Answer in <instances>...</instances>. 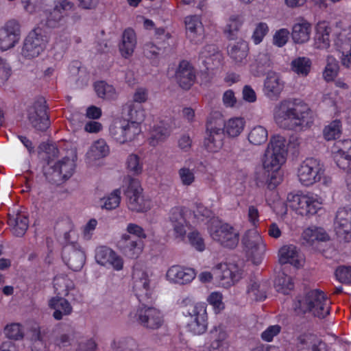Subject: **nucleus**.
Listing matches in <instances>:
<instances>
[{"label":"nucleus","instance_id":"obj_1","mask_svg":"<svg viewBox=\"0 0 351 351\" xmlns=\"http://www.w3.org/2000/svg\"><path fill=\"white\" fill-rule=\"evenodd\" d=\"M286 140L282 136H274L265 150L263 158V166L268 173L265 182L267 188L274 190L282 181V175L280 171L282 165L286 161Z\"/></svg>","mask_w":351,"mask_h":351},{"label":"nucleus","instance_id":"obj_2","mask_svg":"<svg viewBox=\"0 0 351 351\" xmlns=\"http://www.w3.org/2000/svg\"><path fill=\"white\" fill-rule=\"evenodd\" d=\"M311 110L291 100H283L274 114L277 125L289 130H302L308 125Z\"/></svg>","mask_w":351,"mask_h":351},{"label":"nucleus","instance_id":"obj_3","mask_svg":"<svg viewBox=\"0 0 351 351\" xmlns=\"http://www.w3.org/2000/svg\"><path fill=\"white\" fill-rule=\"evenodd\" d=\"M225 122L219 112H213L208 115L203 141L204 147L208 152H218L223 147Z\"/></svg>","mask_w":351,"mask_h":351},{"label":"nucleus","instance_id":"obj_4","mask_svg":"<svg viewBox=\"0 0 351 351\" xmlns=\"http://www.w3.org/2000/svg\"><path fill=\"white\" fill-rule=\"evenodd\" d=\"M325 174V167L320 160L313 157L306 158L298 167L297 176L300 182L306 186H312L322 180Z\"/></svg>","mask_w":351,"mask_h":351},{"label":"nucleus","instance_id":"obj_5","mask_svg":"<svg viewBox=\"0 0 351 351\" xmlns=\"http://www.w3.org/2000/svg\"><path fill=\"white\" fill-rule=\"evenodd\" d=\"M111 138L121 145L133 141L141 132V127L126 119H117L110 125Z\"/></svg>","mask_w":351,"mask_h":351},{"label":"nucleus","instance_id":"obj_6","mask_svg":"<svg viewBox=\"0 0 351 351\" xmlns=\"http://www.w3.org/2000/svg\"><path fill=\"white\" fill-rule=\"evenodd\" d=\"M208 231L213 240L223 247L234 249L239 243L238 230L228 223H212L208 226Z\"/></svg>","mask_w":351,"mask_h":351},{"label":"nucleus","instance_id":"obj_7","mask_svg":"<svg viewBox=\"0 0 351 351\" xmlns=\"http://www.w3.org/2000/svg\"><path fill=\"white\" fill-rule=\"evenodd\" d=\"M143 189L138 179L130 178L124 190L128 208L136 213H144L150 208V201L143 195Z\"/></svg>","mask_w":351,"mask_h":351},{"label":"nucleus","instance_id":"obj_8","mask_svg":"<svg viewBox=\"0 0 351 351\" xmlns=\"http://www.w3.org/2000/svg\"><path fill=\"white\" fill-rule=\"evenodd\" d=\"M287 200L290 208L302 216L313 215L321 208V202L312 195L289 193Z\"/></svg>","mask_w":351,"mask_h":351},{"label":"nucleus","instance_id":"obj_9","mask_svg":"<svg viewBox=\"0 0 351 351\" xmlns=\"http://www.w3.org/2000/svg\"><path fill=\"white\" fill-rule=\"evenodd\" d=\"M75 169V160L64 157L53 166L44 167L43 173L46 179L52 184H59L70 178Z\"/></svg>","mask_w":351,"mask_h":351},{"label":"nucleus","instance_id":"obj_10","mask_svg":"<svg viewBox=\"0 0 351 351\" xmlns=\"http://www.w3.org/2000/svg\"><path fill=\"white\" fill-rule=\"evenodd\" d=\"M74 4L68 0H58L55 2L54 8L50 11H43L40 25L43 27L56 28L66 22V18L73 10Z\"/></svg>","mask_w":351,"mask_h":351},{"label":"nucleus","instance_id":"obj_11","mask_svg":"<svg viewBox=\"0 0 351 351\" xmlns=\"http://www.w3.org/2000/svg\"><path fill=\"white\" fill-rule=\"evenodd\" d=\"M48 39L42 27H35L25 38L21 54L27 59L38 56L45 49Z\"/></svg>","mask_w":351,"mask_h":351},{"label":"nucleus","instance_id":"obj_12","mask_svg":"<svg viewBox=\"0 0 351 351\" xmlns=\"http://www.w3.org/2000/svg\"><path fill=\"white\" fill-rule=\"evenodd\" d=\"M55 297L49 301V307H71L69 299V292L74 289V283L66 275L58 274L53 278Z\"/></svg>","mask_w":351,"mask_h":351},{"label":"nucleus","instance_id":"obj_13","mask_svg":"<svg viewBox=\"0 0 351 351\" xmlns=\"http://www.w3.org/2000/svg\"><path fill=\"white\" fill-rule=\"evenodd\" d=\"M133 289L141 307H152L153 291L150 288V280L145 271H135L133 274Z\"/></svg>","mask_w":351,"mask_h":351},{"label":"nucleus","instance_id":"obj_14","mask_svg":"<svg viewBox=\"0 0 351 351\" xmlns=\"http://www.w3.org/2000/svg\"><path fill=\"white\" fill-rule=\"evenodd\" d=\"M215 280L220 286L229 288L238 282L242 276V270L237 264L221 263L213 268Z\"/></svg>","mask_w":351,"mask_h":351},{"label":"nucleus","instance_id":"obj_15","mask_svg":"<svg viewBox=\"0 0 351 351\" xmlns=\"http://www.w3.org/2000/svg\"><path fill=\"white\" fill-rule=\"evenodd\" d=\"M242 243L253 263L259 265L265 251V244L261 235L256 231H247L242 239Z\"/></svg>","mask_w":351,"mask_h":351},{"label":"nucleus","instance_id":"obj_16","mask_svg":"<svg viewBox=\"0 0 351 351\" xmlns=\"http://www.w3.org/2000/svg\"><path fill=\"white\" fill-rule=\"evenodd\" d=\"M330 304L326 293L319 289L299 294L294 300L295 307H330Z\"/></svg>","mask_w":351,"mask_h":351},{"label":"nucleus","instance_id":"obj_17","mask_svg":"<svg viewBox=\"0 0 351 351\" xmlns=\"http://www.w3.org/2000/svg\"><path fill=\"white\" fill-rule=\"evenodd\" d=\"M20 39V24L10 20L0 29V49L6 51L15 46Z\"/></svg>","mask_w":351,"mask_h":351},{"label":"nucleus","instance_id":"obj_18","mask_svg":"<svg viewBox=\"0 0 351 351\" xmlns=\"http://www.w3.org/2000/svg\"><path fill=\"white\" fill-rule=\"evenodd\" d=\"M95 258L97 263L101 266H111L115 271H121L123 268V260L111 248L101 245L95 250Z\"/></svg>","mask_w":351,"mask_h":351},{"label":"nucleus","instance_id":"obj_19","mask_svg":"<svg viewBox=\"0 0 351 351\" xmlns=\"http://www.w3.org/2000/svg\"><path fill=\"white\" fill-rule=\"evenodd\" d=\"M335 230L337 237L348 242L351 239V208H339L335 220Z\"/></svg>","mask_w":351,"mask_h":351},{"label":"nucleus","instance_id":"obj_20","mask_svg":"<svg viewBox=\"0 0 351 351\" xmlns=\"http://www.w3.org/2000/svg\"><path fill=\"white\" fill-rule=\"evenodd\" d=\"M45 101H37L34 104V112L29 113V120L32 127L38 131L45 132L50 126L49 116Z\"/></svg>","mask_w":351,"mask_h":351},{"label":"nucleus","instance_id":"obj_21","mask_svg":"<svg viewBox=\"0 0 351 351\" xmlns=\"http://www.w3.org/2000/svg\"><path fill=\"white\" fill-rule=\"evenodd\" d=\"M195 276L196 272L194 269L179 265H172L166 273V278L168 281L180 285L191 283Z\"/></svg>","mask_w":351,"mask_h":351},{"label":"nucleus","instance_id":"obj_22","mask_svg":"<svg viewBox=\"0 0 351 351\" xmlns=\"http://www.w3.org/2000/svg\"><path fill=\"white\" fill-rule=\"evenodd\" d=\"M135 316L137 321L147 328L158 329L163 324V317L158 308H137Z\"/></svg>","mask_w":351,"mask_h":351},{"label":"nucleus","instance_id":"obj_23","mask_svg":"<svg viewBox=\"0 0 351 351\" xmlns=\"http://www.w3.org/2000/svg\"><path fill=\"white\" fill-rule=\"evenodd\" d=\"M186 314L190 317L188 327L193 335H199L206 331L208 326L206 308H188Z\"/></svg>","mask_w":351,"mask_h":351},{"label":"nucleus","instance_id":"obj_24","mask_svg":"<svg viewBox=\"0 0 351 351\" xmlns=\"http://www.w3.org/2000/svg\"><path fill=\"white\" fill-rule=\"evenodd\" d=\"M117 249L129 258H137L143 252V242L125 234L118 241Z\"/></svg>","mask_w":351,"mask_h":351},{"label":"nucleus","instance_id":"obj_25","mask_svg":"<svg viewBox=\"0 0 351 351\" xmlns=\"http://www.w3.org/2000/svg\"><path fill=\"white\" fill-rule=\"evenodd\" d=\"M62 258L70 269L78 271L82 269L85 263L86 255L83 250L77 249L74 246L64 247L62 252Z\"/></svg>","mask_w":351,"mask_h":351},{"label":"nucleus","instance_id":"obj_26","mask_svg":"<svg viewBox=\"0 0 351 351\" xmlns=\"http://www.w3.org/2000/svg\"><path fill=\"white\" fill-rule=\"evenodd\" d=\"M186 34L193 44H198L204 38V28L201 17L197 15L188 16L184 19Z\"/></svg>","mask_w":351,"mask_h":351},{"label":"nucleus","instance_id":"obj_27","mask_svg":"<svg viewBox=\"0 0 351 351\" xmlns=\"http://www.w3.org/2000/svg\"><path fill=\"white\" fill-rule=\"evenodd\" d=\"M176 77L180 86L184 90H189L195 82V69L187 60H182L177 69Z\"/></svg>","mask_w":351,"mask_h":351},{"label":"nucleus","instance_id":"obj_28","mask_svg":"<svg viewBox=\"0 0 351 351\" xmlns=\"http://www.w3.org/2000/svg\"><path fill=\"white\" fill-rule=\"evenodd\" d=\"M298 351H329L327 343L315 335L304 333L297 337Z\"/></svg>","mask_w":351,"mask_h":351},{"label":"nucleus","instance_id":"obj_29","mask_svg":"<svg viewBox=\"0 0 351 351\" xmlns=\"http://www.w3.org/2000/svg\"><path fill=\"white\" fill-rule=\"evenodd\" d=\"M199 58L207 70H214L218 68L223 61V56L215 45H206L203 47Z\"/></svg>","mask_w":351,"mask_h":351},{"label":"nucleus","instance_id":"obj_30","mask_svg":"<svg viewBox=\"0 0 351 351\" xmlns=\"http://www.w3.org/2000/svg\"><path fill=\"white\" fill-rule=\"evenodd\" d=\"M8 225L14 236L22 237L25 234L29 226V219L20 211L8 214Z\"/></svg>","mask_w":351,"mask_h":351},{"label":"nucleus","instance_id":"obj_31","mask_svg":"<svg viewBox=\"0 0 351 351\" xmlns=\"http://www.w3.org/2000/svg\"><path fill=\"white\" fill-rule=\"evenodd\" d=\"M312 25L303 17L297 18L292 27L291 37L295 43L303 44L308 41Z\"/></svg>","mask_w":351,"mask_h":351},{"label":"nucleus","instance_id":"obj_32","mask_svg":"<svg viewBox=\"0 0 351 351\" xmlns=\"http://www.w3.org/2000/svg\"><path fill=\"white\" fill-rule=\"evenodd\" d=\"M249 53L248 43L240 40L228 47V54L232 61L239 66L245 65Z\"/></svg>","mask_w":351,"mask_h":351},{"label":"nucleus","instance_id":"obj_33","mask_svg":"<svg viewBox=\"0 0 351 351\" xmlns=\"http://www.w3.org/2000/svg\"><path fill=\"white\" fill-rule=\"evenodd\" d=\"M169 219L173 227L175 237L183 239L186 232L187 223L182 209L180 207L172 208L170 211Z\"/></svg>","mask_w":351,"mask_h":351},{"label":"nucleus","instance_id":"obj_34","mask_svg":"<svg viewBox=\"0 0 351 351\" xmlns=\"http://www.w3.org/2000/svg\"><path fill=\"white\" fill-rule=\"evenodd\" d=\"M278 256L281 265L289 263L296 268L302 266L299 252L293 245L282 246L279 250Z\"/></svg>","mask_w":351,"mask_h":351},{"label":"nucleus","instance_id":"obj_35","mask_svg":"<svg viewBox=\"0 0 351 351\" xmlns=\"http://www.w3.org/2000/svg\"><path fill=\"white\" fill-rule=\"evenodd\" d=\"M136 45V36L132 28L125 29L122 34V40L119 44V51L122 56L128 58L131 56Z\"/></svg>","mask_w":351,"mask_h":351},{"label":"nucleus","instance_id":"obj_36","mask_svg":"<svg viewBox=\"0 0 351 351\" xmlns=\"http://www.w3.org/2000/svg\"><path fill=\"white\" fill-rule=\"evenodd\" d=\"M272 62L267 53H259L254 58V61L250 64L251 71L254 75H264L271 68Z\"/></svg>","mask_w":351,"mask_h":351},{"label":"nucleus","instance_id":"obj_37","mask_svg":"<svg viewBox=\"0 0 351 351\" xmlns=\"http://www.w3.org/2000/svg\"><path fill=\"white\" fill-rule=\"evenodd\" d=\"M330 27L325 23H319L316 27L314 45L317 49H326L330 47Z\"/></svg>","mask_w":351,"mask_h":351},{"label":"nucleus","instance_id":"obj_38","mask_svg":"<svg viewBox=\"0 0 351 351\" xmlns=\"http://www.w3.org/2000/svg\"><path fill=\"white\" fill-rule=\"evenodd\" d=\"M171 132V125L165 121H160L154 125L152 130V136L149 139V144L155 146L159 141H165Z\"/></svg>","mask_w":351,"mask_h":351},{"label":"nucleus","instance_id":"obj_39","mask_svg":"<svg viewBox=\"0 0 351 351\" xmlns=\"http://www.w3.org/2000/svg\"><path fill=\"white\" fill-rule=\"evenodd\" d=\"M109 152L106 142L104 139H99L90 146L86 156L90 161H93L106 157Z\"/></svg>","mask_w":351,"mask_h":351},{"label":"nucleus","instance_id":"obj_40","mask_svg":"<svg viewBox=\"0 0 351 351\" xmlns=\"http://www.w3.org/2000/svg\"><path fill=\"white\" fill-rule=\"evenodd\" d=\"M334 45L341 53L351 51V28L343 29L339 33H336Z\"/></svg>","mask_w":351,"mask_h":351},{"label":"nucleus","instance_id":"obj_41","mask_svg":"<svg viewBox=\"0 0 351 351\" xmlns=\"http://www.w3.org/2000/svg\"><path fill=\"white\" fill-rule=\"evenodd\" d=\"M283 89V84L276 75H268L264 83V92L269 98L277 97Z\"/></svg>","mask_w":351,"mask_h":351},{"label":"nucleus","instance_id":"obj_42","mask_svg":"<svg viewBox=\"0 0 351 351\" xmlns=\"http://www.w3.org/2000/svg\"><path fill=\"white\" fill-rule=\"evenodd\" d=\"M245 125V121L242 117H232L225 122L224 134L234 138L240 135Z\"/></svg>","mask_w":351,"mask_h":351},{"label":"nucleus","instance_id":"obj_43","mask_svg":"<svg viewBox=\"0 0 351 351\" xmlns=\"http://www.w3.org/2000/svg\"><path fill=\"white\" fill-rule=\"evenodd\" d=\"M302 238L308 244L313 245L315 241H326L329 239L328 234L322 228H308L302 233Z\"/></svg>","mask_w":351,"mask_h":351},{"label":"nucleus","instance_id":"obj_44","mask_svg":"<svg viewBox=\"0 0 351 351\" xmlns=\"http://www.w3.org/2000/svg\"><path fill=\"white\" fill-rule=\"evenodd\" d=\"M243 20L240 15H232L230 17L224 29V34L228 40H235L240 30Z\"/></svg>","mask_w":351,"mask_h":351},{"label":"nucleus","instance_id":"obj_45","mask_svg":"<svg viewBox=\"0 0 351 351\" xmlns=\"http://www.w3.org/2000/svg\"><path fill=\"white\" fill-rule=\"evenodd\" d=\"M311 61L306 57H298L291 61V70L302 77H306L308 75L311 68Z\"/></svg>","mask_w":351,"mask_h":351},{"label":"nucleus","instance_id":"obj_46","mask_svg":"<svg viewBox=\"0 0 351 351\" xmlns=\"http://www.w3.org/2000/svg\"><path fill=\"white\" fill-rule=\"evenodd\" d=\"M274 286L278 292L289 294L293 289L294 283L291 276L284 272L279 273L274 281Z\"/></svg>","mask_w":351,"mask_h":351},{"label":"nucleus","instance_id":"obj_47","mask_svg":"<svg viewBox=\"0 0 351 351\" xmlns=\"http://www.w3.org/2000/svg\"><path fill=\"white\" fill-rule=\"evenodd\" d=\"M94 88L97 96L100 98L108 100H112L117 98V93L114 86L104 81L95 82Z\"/></svg>","mask_w":351,"mask_h":351},{"label":"nucleus","instance_id":"obj_48","mask_svg":"<svg viewBox=\"0 0 351 351\" xmlns=\"http://www.w3.org/2000/svg\"><path fill=\"white\" fill-rule=\"evenodd\" d=\"M247 138L251 144L261 145L267 141L268 132L265 127L256 125L250 131Z\"/></svg>","mask_w":351,"mask_h":351},{"label":"nucleus","instance_id":"obj_49","mask_svg":"<svg viewBox=\"0 0 351 351\" xmlns=\"http://www.w3.org/2000/svg\"><path fill=\"white\" fill-rule=\"evenodd\" d=\"M3 333L8 339L20 341L25 337L23 326L20 323H10L7 324L3 329Z\"/></svg>","mask_w":351,"mask_h":351},{"label":"nucleus","instance_id":"obj_50","mask_svg":"<svg viewBox=\"0 0 351 351\" xmlns=\"http://www.w3.org/2000/svg\"><path fill=\"white\" fill-rule=\"evenodd\" d=\"M342 132V124L340 120L335 119L326 125L323 130V136L327 141L339 138Z\"/></svg>","mask_w":351,"mask_h":351},{"label":"nucleus","instance_id":"obj_51","mask_svg":"<svg viewBox=\"0 0 351 351\" xmlns=\"http://www.w3.org/2000/svg\"><path fill=\"white\" fill-rule=\"evenodd\" d=\"M247 295L252 301H264L267 298L265 288L256 282H251L248 285Z\"/></svg>","mask_w":351,"mask_h":351},{"label":"nucleus","instance_id":"obj_52","mask_svg":"<svg viewBox=\"0 0 351 351\" xmlns=\"http://www.w3.org/2000/svg\"><path fill=\"white\" fill-rule=\"evenodd\" d=\"M128 114L131 122H135L138 125L141 126V123L144 121L145 117V111L140 104L131 103L128 106Z\"/></svg>","mask_w":351,"mask_h":351},{"label":"nucleus","instance_id":"obj_53","mask_svg":"<svg viewBox=\"0 0 351 351\" xmlns=\"http://www.w3.org/2000/svg\"><path fill=\"white\" fill-rule=\"evenodd\" d=\"M136 347L135 340L128 337L116 339L112 343V348L115 351H132Z\"/></svg>","mask_w":351,"mask_h":351},{"label":"nucleus","instance_id":"obj_54","mask_svg":"<svg viewBox=\"0 0 351 351\" xmlns=\"http://www.w3.org/2000/svg\"><path fill=\"white\" fill-rule=\"evenodd\" d=\"M339 71V63L337 60L332 57L327 58V64L323 72V77L327 82L333 81Z\"/></svg>","mask_w":351,"mask_h":351},{"label":"nucleus","instance_id":"obj_55","mask_svg":"<svg viewBox=\"0 0 351 351\" xmlns=\"http://www.w3.org/2000/svg\"><path fill=\"white\" fill-rule=\"evenodd\" d=\"M101 201L103 207L106 210H113L119 206L121 202V190L115 189L108 196L104 197Z\"/></svg>","mask_w":351,"mask_h":351},{"label":"nucleus","instance_id":"obj_56","mask_svg":"<svg viewBox=\"0 0 351 351\" xmlns=\"http://www.w3.org/2000/svg\"><path fill=\"white\" fill-rule=\"evenodd\" d=\"M226 337L227 334L221 326H215L210 332V339L212 341L211 346L213 348H219Z\"/></svg>","mask_w":351,"mask_h":351},{"label":"nucleus","instance_id":"obj_57","mask_svg":"<svg viewBox=\"0 0 351 351\" xmlns=\"http://www.w3.org/2000/svg\"><path fill=\"white\" fill-rule=\"evenodd\" d=\"M126 165L128 170L134 175L141 174L143 171V162L136 154H132L129 155Z\"/></svg>","mask_w":351,"mask_h":351},{"label":"nucleus","instance_id":"obj_58","mask_svg":"<svg viewBox=\"0 0 351 351\" xmlns=\"http://www.w3.org/2000/svg\"><path fill=\"white\" fill-rule=\"evenodd\" d=\"M337 280L346 285H351V266L340 265L335 271Z\"/></svg>","mask_w":351,"mask_h":351},{"label":"nucleus","instance_id":"obj_59","mask_svg":"<svg viewBox=\"0 0 351 351\" xmlns=\"http://www.w3.org/2000/svg\"><path fill=\"white\" fill-rule=\"evenodd\" d=\"M269 32V27L266 23L260 22L256 24L252 36V40L255 45L260 44Z\"/></svg>","mask_w":351,"mask_h":351},{"label":"nucleus","instance_id":"obj_60","mask_svg":"<svg viewBox=\"0 0 351 351\" xmlns=\"http://www.w3.org/2000/svg\"><path fill=\"white\" fill-rule=\"evenodd\" d=\"M188 239L191 245L198 252H203L205 248V243L201 234L197 231H192L188 234Z\"/></svg>","mask_w":351,"mask_h":351},{"label":"nucleus","instance_id":"obj_61","mask_svg":"<svg viewBox=\"0 0 351 351\" xmlns=\"http://www.w3.org/2000/svg\"><path fill=\"white\" fill-rule=\"evenodd\" d=\"M333 153V158L336 165L343 170H351V154Z\"/></svg>","mask_w":351,"mask_h":351},{"label":"nucleus","instance_id":"obj_62","mask_svg":"<svg viewBox=\"0 0 351 351\" xmlns=\"http://www.w3.org/2000/svg\"><path fill=\"white\" fill-rule=\"evenodd\" d=\"M178 175L184 186H190L195 180L194 169H190L189 167H184L180 169Z\"/></svg>","mask_w":351,"mask_h":351},{"label":"nucleus","instance_id":"obj_63","mask_svg":"<svg viewBox=\"0 0 351 351\" xmlns=\"http://www.w3.org/2000/svg\"><path fill=\"white\" fill-rule=\"evenodd\" d=\"M289 31L286 28L277 30L273 36V44L278 47H284L289 40Z\"/></svg>","mask_w":351,"mask_h":351},{"label":"nucleus","instance_id":"obj_64","mask_svg":"<svg viewBox=\"0 0 351 351\" xmlns=\"http://www.w3.org/2000/svg\"><path fill=\"white\" fill-rule=\"evenodd\" d=\"M281 331V326L278 324L271 325L267 327L261 335V339L267 342L273 341L274 337L279 335Z\"/></svg>","mask_w":351,"mask_h":351}]
</instances>
